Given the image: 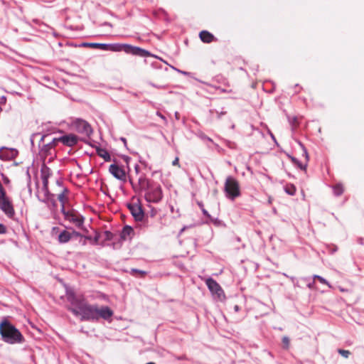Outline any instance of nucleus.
Segmentation results:
<instances>
[{
	"label": "nucleus",
	"instance_id": "obj_26",
	"mask_svg": "<svg viewBox=\"0 0 364 364\" xmlns=\"http://www.w3.org/2000/svg\"><path fill=\"white\" fill-rule=\"evenodd\" d=\"M337 351L341 356H343L345 358H348L350 356V355L351 354V353L348 350H343V349L339 348V349H338Z\"/></svg>",
	"mask_w": 364,
	"mask_h": 364
},
{
	"label": "nucleus",
	"instance_id": "obj_8",
	"mask_svg": "<svg viewBox=\"0 0 364 364\" xmlns=\"http://www.w3.org/2000/svg\"><path fill=\"white\" fill-rule=\"evenodd\" d=\"M127 208L136 220L141 221L143 220L144 213L139 203L128 204Z\"/></svg>",
	"mask_w": 364,
	"mask_h": 364
},
{
	"label": "nucleus",
	"instance_id": "obj_37",
	"mask_svg": "<svg viewBox=\"0 0 364 364\" xmlns=\"http://www.w3.org/2000/svg\"><path fill=\"white\" fill-rule=\"evenodd\" d=\"M98 240H99V237L97 235L95 236V242H97Z\"/></svg>",
	"mask_w": 364,
	"mask_h": 364
},
{
	"label": "nucleus",
	"instance_id": "obj_34",
	"mask_svg": "<svg viewBox=\"0 0 364 364\" xmlns=\"http://www.w3.org/2000/svg\"><path fill=\"white\" fill-rule=\"evenodd\" d=\"M72 236H75V237H81V234L79 233L78 232H76L75 230H73L72 232Z\"/></svg>",
	"mask_w": 364,
	"mask_h": 364
},
{
	"label": "nucleus",
	"instance_id": "obj_5",
	"mask_svg": "<svg viewBox=\"0 0 364 364\" xmlns=\"http://www.w3.org/2000/svg\"><path fill=\"white\" fill-rule=\"evenodd\" d=\"M61 212L64 215L65 220L73 223L77 228L87 231L83 228L85 218L77 211L73 209L66 210L65 208L62 207Z\"/></svg>",
	"mask_w": 364,
	"mask_h": 364
},
{
	"label": "nucleus",
	"instance_id": "obj_27",
	"mask_svg": "<svg viewBox=\"0 0 364 364\" xmlns=\"http://www.w3.org/2000/svg\"><path fill=\"white\" fill-rule=\"evenodd\" d=\"M104 235L106 240H111L113 238V234L109 231H105Z\"/></svg>",
	"mask_w": 364,
	"mask_h": 364
},
{
	"label": "nucleus",
	"instance_id": "obj_12",
	"mask_svg": "<svg viewBox=\"0 0 364 364\" xmlns=\"http://www.w3.org/2000/svg\"><path fill=\"white\" fill-rule=\"evenodd\" d=\"M18 154L17 150L2 147L0 149V159L4 161H10L14 159Z\"/></svg>",
	"mask_w": 364,
	"mask_h": 364
},
{
	"label": "nucleus",
	"instance_id": "obj_36",
	"mask_svg": "<svg viewBox=\"0 0 364 364\" xmlns=\"http://www.w3.org/2000/svg\"><path fill=\"white\" fill-rule=\"evenodd\" d=\"M178 161H179L178 158H176V159L173 161L172 164H173V166H176V165H178Z\"/></svg>",
	"mask_w": 364,
	"mask_h": 364
},
{
	"label": "nucleus",
	"instance_id": "obj_18",
	"mask_svg": "<svg viewBox=\"0 0 364 364\" xmlns=\"http://www.w3.org/2000/svg\"><path fill=\"white\" fill-rule=\"evenodd\" d=\"M81 46L85 48H98L104 50H105L107 47L105 43H82Z\"/></svg>",
	"mask_w": 364,
	"mask_h": 364
},
{
	"label": "nucleus",
	"instance_id": "obj_6",
	"mask_svg": "<svg viewBox=\"0 0 364 364\" xmlns=\"http://www.w3.org/2000/svg\"><path fill=\"white\" fill-rule=\"evenodd\" d=\"M205 284L211 293L215 295L218 299H221L225 297L223 290L215 280L212 278H208L205 280Z\"/></svg>",
	"mask_w": 364,
	"mask_h": 364
},
{
	"label": "nucleus",
	"instance_id": "obj_24",
	"mask_svg": "<svg viewBox=\"0 0 364 364\" xmlns=\"http://www.w3.org/2000/svg\"><path fill=\"white\" fill-rule=\"evenodd\" d=\"M285 191L291 196H293L296 193V188L294 185H287L285 187Z\"/></svg>",
	"mask_w": 364,
	"mask_h": 364
},
{
	"label": "nucleus",
	"instance_id": "obj_4",
	"mask_svg": "<svg viewBox=\"0 0 364 364\" xmlns=\"http://www.w3.org/2000/svg\"><path fill=\"white\" fill-rule=\"evenodd\" d=\"M224 188L228 198L233 200L240 196L239 182L232 176H228L226 178Z\"/></svg>",
	"mask_w": 364,
	"mask_h": 364
},
{
	"label": "nucleus",
	"instance_id": "obj_38",
	"mask_svg": "<svg viewBox=\"0 0 364 364\" xmlns=\"http://www.w3.org/2000/svg\"><path fill=\"white\" fill-rule=\"evenodd\" d=\"M146 364H155V363H154L151 362V363H146Z\"/></svg>",
	"mask_w": 364,
	"mask_h": 364
},
{
	"label": "nucleus",
	"instance_id": "obj_19",
	"mask_svg": "<svg viewBox=\"0 0 364 364\" xmlns=\"http://www.w3.org/2000/svg\"><path fill=\"white\" fill-rule=\"evenodd\" d=\"M126 44H106L107 46L105 50H112V51H124V46Z\"/></svg>",
	"mask_w": 364,
	"mask_h": 364
},
{
	"label": "nucleus",
	"instance_id": "obj_23",
	"mask_svg": "<svg viewBox=\"0 0 364 364\" xmlns=\"http://www.w3.org/2000/svg\"><path fill=\"white\" fill-rule=\"evenodd\" d=\"M333 191L336 196H340L343 193L344 188L341 184H336L333 188Z\"/></svg>",
	"mask_w": 364,
	"mask_h": 364
},
{
	"label": "nucleus",
	"instance_id": "obj_3",
	"mask_svg": "<svg viewBox=\"0 0 364 364\" xmlns=\"http://www.w3.org/2000/svg\"><path fill=\"white\" fill-rule=\"evenodd\" d=\"M0 335L3 341L9 344L22 343L25 340L22 333L7 318L0 322Z\"/></svg>",
	"mask_w": 364,
	"mask_h": 364
},
{
	"label": "nucleus",
	"instance_id": "obj_25",
	"mask_svg": "<svg viewBox=\"0 0 364 364\" xmlns=\"http://www.w3.org/2000/svg\"><path fill=\"white\" fill-rule=\"evenodd\" d=\"M282 344H283V348L286 350H288L289 348V346H290V339L289 337L287 336H284L282 338Z\"/></svg>",
	"mask_w": 364,
	"mask_h": 364
},
{
	"label": "nucleus",
	"instance_id": "obj_39",
	"mask_svg": "<svg viewBox=\"0 0 364 364\" xmlns=\"http://www.w3.org/2000/svg\"><path fill=\"white\" fill-rule=\"evenodd\" d=\"M309 288H311V284H309Z\"/></svg>",
	"mask_w": 364,
	"mask_h": 364
},
{
	"label": "nucleus",
	"instance_id": "obj_14",
	"mask_svg": "<svg viewBox=\"0 0 364 364\" xmlns=\"http://www.w3.org/2000/svg\"><path fill=\"white\" fill-rule=\"evenodd\" d=\"M200 40L205 43H210L215 40V36L208 31H202L199 33Z\"/></svg>",
	"mask_w": 364,
	"mask_h": 364
},
{
	"label": "nucleus",
	"instance_id": "obj_2",
	"mask_svg": "<svg viewBox=\"0 0 364 364\" xmlns=\"http://www.w3.org/2000/svg\"><path fill=\"white\" fill-rule=\"evenodd\" d=\"M68 300L73 307L70 310L76 316H81L82 320L96 318V306L88 304L83 298L70 295Z\"/></svg>",
	"mask_w": 364,
	"mask_h": 364
},
{
	"label": "nucleus",
	"instance_id": "obj_33",
	"mask_svg": "<svg viewBox=\"0 0 364 364\" xmlns=\"http://www.w3.org/2000/svg\"><path fill=\"white\" fill-rule=\"evenodd\" d=\"M58 231H59V228H58V227H53V228H52V234H53V235H54V234H55V233L58 232Z\"/></svg>",
	"mask_w": 364,
	"mask_h": 364
},
{
	"label": "nucleus",
	"instance_id": "obj_22",
	"mask_svg": "<svg viewBox=\"0 0 364 364\" xmlns=\"http://www.w3.org/2000/svg\"><path fill=\"white\" fill-rule=\"evenodd\" d=\"M134 232L132 228L130 226H125L121 233V237L123 240H126L128 236H129Z\"/></svg>",
	"mask_w": 364,
	"mask_h": 364
},
{
	"label": "nucleus",
	"instance_id": "obj_11",
	"mask_svg": "<svg viewBox=\"0 0 364 364\" xmlns=\"http://www.w3.org/2000/svg\"><path fill=\"white\" fill-rule=\"evenodd\" d=\"M54 140L57 141H60L65 146H73L77 143L78 138L75 134H70L62 136L59 138H56Z\"/></svg>",
	"mask_w": 364,
	"mask_h": 364
},
{
	"label": "nucleus",
	"instance_id": "obj_17",
	"mask_svg": "<svg viewBox=\"0 0 364 364\" xmlns=\"http://www.w3.org/2000/svg\"><path fill=\"white\" fill-rule=\"evenodd\" d=\"M41 173H42V178H43V185H44L45 188H47L48 183V178L51 175L50 170L48 167L43 165L42 167V169H41Z\"/></svg>",
	"mask_w": 364,
	"mask_h": 364
},
{
	"label": "nucleus",
	"instance_id": "obj_10",
	"mask_svg": "<svg viewBox=\"0 0 364 364\" xmlns=\"http://www.w3.org/2000/svg\"><path fill=\"white\" fill-rule=\"evenodd\" d=\"M124 51L127 53H131L132 55L141 57H149L151 55L148 50H146L139 47H134L131 45H125Z\"/></svg>",
	"mask_w": 364,
	"mask_h": 364
},
{
	"label": "nucleus",
	"instance_id": "obj_21",
	"mask_svg": "<svg viewBox=\"0 0 364 364\" xmlns=\"http://www.w3.org/2000/svg\"><path fill=\"white\" fill-rule=\"evenodd\" d=\"M97 153L98 156H100V157L104 159L105 161H110L111 157H110L109 154L107 151V150H105L104 149H101V148H97Z\"/></svg>",
	"mask_w": 364,
	"mask_h": 364
},
{
	"label": "nucleus",
	"instance_id": "obj_30",
	"mask_svg": "<svg viewBox=\"0 0 364 364\" xmlns=\"http://www.w3.org/2000/svg\"><path fill=\"white\" fill-rule=\"evenodd\" d=\"M7 231L6 226L0 223V234H5Z\"/></svg>",
	"mask_w": 364,
	"mask_h": 364
},
{
	"label": "nucleus",
	"instance_id": "obj_28",
	"mask_svg": "<svg viewBox=\"0 0 364 364\" xmlns=\"http://www.w3.org/2000/svg\"><path fill=\"white\" fill-rule=\"evenodd\" d=\"M132 272L138 274L141 277H144L146 274V272L136 269H133Z\"/></svg>",
	"mask_w": 364,
	"mask_h": 364
},
{
	"label": "nucleus",
	"instance_id": "obj_20",
	"mask_svg": "<svg viewBox=\"0 0 364 364\" xmlns=\"http://www.w3.org/2000/svg\"><path fill=\"white\" fill-rule=\"evenodd\" d=\"M304 155L305 156V160H306V164H302L296 159H295L294 157H291V161H293V163L294 164H296V166H298V167H299L301 170H306V162L309 160V155H308V154H307V152L306 151H304Z\"/></svg>",
	"mask_w": 364,
	"mask_h": 364
},
{
	"label": "nucleus",
	"instance_id": "obj_32",
	"mask_svg": "<svg viewBox=\"0 0 364 364\" xmlns=\"http://www.w3.org/2000/svg\"><path fill=\"white\" fill-rule=\"evenodd\" d=\"M217 90H218L220 92H231L232 90H227V89H223V88H221V87H217L216 88Z\"/></svg>",
	"mask_w": 364,
	"mask_h": 364
},
{
	"label": "nucleus",
	"instance_id": "obj_16",
	"mask_svg": "<svg viewBox=\"0 0 364 364\" xmlns=\"http://www.w3.org/2000/svg\"><path fill=\"white\" fill-rule=\"evenodd\" d=\"M72 238V233L67 230H63L58 235V240L60 243H66Z\"/></svg>",
	"mask_w": 364,
	"mask_h": 364
},
{
	"label": "nucleus",
	"instance_id": "obj_7",
	"mask_svg": "<svg viewBox=\"0 0 364 364\" xmlns=\"http://www.w3.org/2000/svg\"><path fill=\"white\" fill-rule=\"evenodd\" d=\"M109 171L117 179L123 182L127 181V173L125 170L117 164H111L109 167Z\"/></svg>",
	"mask_w": 364,
	"mask_h": 364
},
{
	"label": "nucleus",
	"instance_id": "obj_9",
	"mask_svg": "<svg viewBox=\"0 0 364 364\" xmlns=\"http://www.w3.org/2000/svg\"><path fill=\"white\" fill-rule=\"evenodd\" d=\"M75 126L76 128V130L82 133L87 136H90L92 133V129L91 128V126L85 120L82 119H77L75 122Z\"/></svg>",
	"mask_w": 364,
	"mask_h": 364
},
{
	"label": "nucleus",
	"instance_id": "obj_35",
	"mask_svg": "<svg viewBox=\"0 0 364 364\" xmlns=\"http://www.w3.org/2000/svg\"><path fill=\"white\" fill-rule=\"evenodd\" d=\"M157 211L156 209H152L151 213H150V215L151 217H154L156 214Z\"/></svg>",
	"mask_w": 364,
	"mask_h": 364
},
{
	"label": "nucleus",
	"instance_id": "obj_15",
	"mask_svg": "<svg viewBox=\"0 0 364 364\" xmlns=\"http://www.w3.org/2000/svg\"><path fill=\"white\" fill-rule=\"evenodd\" d=\"M69 191L66 188H63L62 191L58 196V200L61 203V208H65V205L68 201Z\"/></svg>",
	"mask_w": 364,
	"mask_h": 364
},
{
	"label": "nucleus",
	"instance_id": "obj_31",
	"mask_svg": "<svg viewBox=\"0 0 364 364\" xmlns=\"http://www.w3.org/2000/svg\"><path fill=\"white\" fill-rule=\"evenodd\" d=\"M156 114L164 120L165 124H167L168 122L166 118L161 112H157Z\"/></svg>",
	"mask_w": 364,
	"mask_h": 364
},
{
	"label": "nucleus",
	"instance_id": "obj_13",
	"mask_svg": "<svg viewBox=\"0 0 364 364\" xmlns=\"http://www.w3.org/2000/svg\"><path fill=\"white\" fill-rule=\"evenodd\" d=\"M96 318L95 320H97L100 318H102L104 319H108L113 315V311L108 306H102L101 308H98L96 306Z\"/></svg>",
	"mask_w": 364,
	"mask_h": 364
},
{
	"label": "nucleus",
	"instance_id": "obj_1",
	"mask_svg": "<svg viewBox=\"0 0 364 364\" xmlns=\"http://www.w3.org/2000/svg\"><path fill=\"white\" fill-rule=\"evenodd\" d=\"M135 174L129 176V182L136 193L144 192V199L148 203H159L163 198L161 186L148 179L144 173H140V167L136 165Z\"/></svg>",
	"mask_w": 364,
	"mask_h": 364
},
{
	"label": "nucleus",
	"instance_id": "obj_29",
	"mask_svg": "<svg viewBox=\"0 0 364 364\" xmlns=\"http://www.w3.org/2000/svg\"><path fill=\"white\" fill-rule=\"evenodd\" d=\"M314 279L318 280L322 284L328 285L327 281L325 279H323V277H320L318 275L314 276Z\"/></svg>",
	"mask_w": 364,
	"mask_h": 364
}]
</instances>
